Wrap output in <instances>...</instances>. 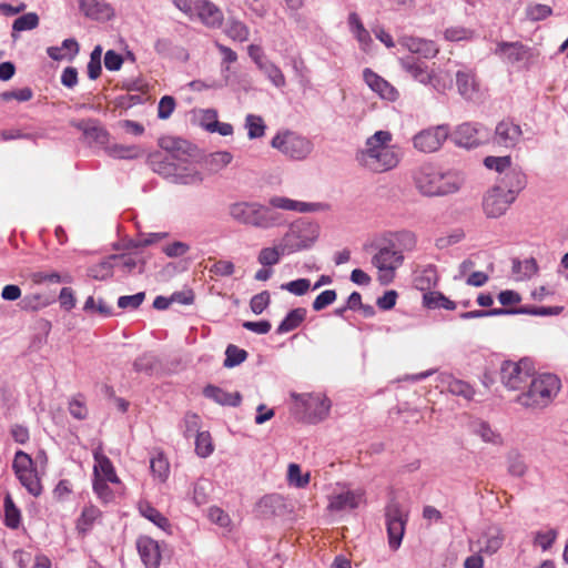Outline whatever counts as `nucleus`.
<instances>
[{"instance_id": "f257e3e1", "label": "nucleus", "mask_w": 568, "mask_h": 568, "mask_svg": "<svg viewBox=\"0 0 568 568\" xmlns=\"http://www.w3.org/2000/svg\"><path fill=\"white\" fill-rule=\"evenodd\" d=\"M163 149L151 156L153 171L174 183L191 184L199 175L185 154L186 141L165 138L160 141Z\"/></svg>"}, {"instance_id": "f03ea898", "label": "nucleus", "mask_w": 568, "mask_h": 568, "mask_svg": "<svg viewBox=\"0 0 568 568\" xmlns=\"http://www.w3.org/2000/svg\"><path fill=\"white\" fill-rule=\"evenodd\" d=\"M414 183L425 196H445L456 193L464 184V175L455 169H445L434 163H424L414 172Z\"/></svg>"}, {"instance_id": "7ed1b4c3", "label": "nucleus", "mask_w": 568, "mask_h": 568, "mask_svg": "<svg viewBox=\"0 0 568 568\" xmlns=\"http://www.w3.org/2000/svg\"><path fill=\"white\" fill-rule=\"evenodd\" d=\"M392 140L389 131H376L366 139L364 148L356 152V161L373 172H386L396 168L400 155L397 148L390 145Z\"/></svg>"}, {"instance_id": "20e7f679", "label": "nucleus", "mask_w": 568, "mask_h": 568, "mask_svg": "<svg viewBox=\"0 0 568 568\" xmlns=\"http://www.w3.org/2000/svg\"><path fill=\"white\" fill-rule=\"evenodd\" d=\"M524 388L517 395L515 402L526 409L541 410L548 407L557 397L561 388V382L554 374H540L531 376Z\"/></svg>"}, {"instance_id": "39448f33", "label": "nucleus", "mask_w": 568, "mask_h": 568, "mask_svg": "<svg viewBox=\"0 0 568 568\" xmlns=\"http://www.w3.org/2000/svg\"><path fill=\"white\" fill-rule=\"evenodd\" d=\"M230 216L237 223L268 230L284 223L282 215L258 202L241 201L229 206Z\"/></svg>"}, {"instance_id": "423d86ee", "label": "nucleus", "mask_w": 568, "mask_h": 568, "mask_svg": "<svg viewBox=\"0 0 568 568\" xmlns=\"http://www.w3.org/2000/svg\"><path fill=\"white\" fill-rule=\"evenodd\" d=\"M271 146L292 161H304L314 151L307 136L291 130L278 131L272 138Z\"/></svg>"}, {"instance_id": "0eeeda50", "label": "nucleus", "mask_w": 568, "mask_h": 568, "mask_svg": "<svg viewBox=\"0 0 568 568\" xmlns=\"http://www.w3.org/2000/svg\"><path fill=\"white\" fill-rule=\"evenodd\" d=\"M320 227L317 224L297 220L292 223L282 237L283 246L290 254L310 248L318 239Z\"/></svg>"}, {"instance_id": "6e6552de", "label": "nucleus", "mask_w": 568, "mask_h": 568, "mask_svg": "<svg viewBox=\"0 0 568 568\" xmlns=\"http://www.w3.org/2000/svg\"><path fill=\"white\" fill-rule=\"evenodd\" d=\"M12 470L26 490L33 497L42 494L41 480L32 457L23 450H17L12 462Z\"/></svg>"}, {"instance_id": "1a4fd4ad", "label": "nucleus", "mask_w": 568, "mask_h": 568, "mask_svg": "<svg viewBox=\"0 0 568 568\" xmlns=\"http://www.w3.org/2000/svg\"><path fill=\"white\" fill-rule=\"evenodd\" d=\"M403 251L395 243L382 246L372 257V264L378 270V281L383 285L393 282L395 271L403 264Z\"/></svg>"}, {"instance_id": "9d476101", "label": "nucleus", "mask_w": 568, "mask_h": 568, "mask_svg": "<svg viewBox=\"0 0 568 568\" xmlns=\"http://www.w3.org/2000/svg\"><path fill=\"white\" fill-rule=\"evenodd\" d=\"M385 517L388 544L390 549L396 550L402 544L408 515L399 503L392 500L385 508Z\"/></svg>"}, {"instance_id": "9b49d317", "label": "nucleus", "mask_w": 568, "mask_h": 568, "mask_svg": "<svg viewBox=\"0 0 568 568\" xmlns=\"http://www.w3.org/2000/svg\"><path fill=\"white\" fill-rule=\"evenodd\" d=\"M531 377L529 362L521 359L519 362L505 361L500 367L501 383L511 390H518L526 387Z\"/></svg>"}, {"instance_id": "f8f14e48", "label": "nucleus", "mask_w": 568, "mask_h": 568, "mask_svg": "<svg viewBox=\"0 0 568 568\" xmlns=\"http://www.w3.org/2000/svg\"><path fill=\"white\" fill-rule=\"evenodd\" d=\"M296 403L303 408L304 418L308 423L325 419L331 409V400L322 394H302L295 396Z\"/></svg>"}, {"instance_id": "ddd939ff", "label": "nucleus", "mask_w": 568, "mask_h": 568, "mask_svg": "<svg viewBox=\"0 0 568 568\" xmlns=\"http://www.w3.org/2000/svg\"><path fill=\"white\" fill-rule=\"evenodd\" d=\"M490 138V132L480 123L466 122L458 125L454 133L453 139L459 146L466 149L477 148Z\"/></svg>"}, {"instance_id": "4468645a", "label": "nucleus", "mask_w": 568, "mask_h": 568, "mask_svg": "<svg viewBox=\"0 0 568 568\" xmlns=\"http://www.w3.org/2000/svg\"><path fill=\"white\" fill-rule=\"evenodd\" d=\"M449 135L448 125L442 124L422 130L413 138L414 148L424 153L437 151Z\"/></svg>"}, {"instance_id": "2eb2a0df", "label": "nucleus", "mask_w": 568, "mask_h": 568, "mask_svg": "<svg viewBox=\"0 0 568 568\" xmlns=\"http://www.w3.org/2000/svg\"><path fill=\"white\" fill-rule=\"evenodd\" d=\"M523 130L519 124L511 120H503L497 123L493 142L505 149H514L521 141Z\"/></svg>"}, {"instance_id": "dca6fc26", "label": "nucleus", "mask_w": 568, "mask_h": 568, "mask_svg": "<svg viewBox=\"0 0 568 568\" xmlns=\"http://www.w3.org/2000/svg\"><path fill=\"white\" fill-rule=\"evenodd\" d=\"M530 48L521 42H507L501 41L497 43L495 54L503 61L510 64H519L528 61L531 58Z\"/></svg>"}, {"instance_id": "f3484780", "label": "nucleus", "mask_w": 568, "mask_h": 568, "mask_svg": "<svg viewBox=\"0 0 568 568\" xmlns=\"http://www.w3.org/2000/svg\"><path fill=\"white\" fill-rule=\"evenodd\" d=\"M503 187L494 186L485 195L483 207L488 217L495 219L501 216L515 201L510 200L508 194L503 192Z\"/></svg>"}, {"instance_id": "a211bd4d", "label": "nucleus", "mask_w": 568, "mask_h": 568, "mask_svg": "<svg viewBox=\"0 0 568 568\" xmlns=\"http://www.w3.org/2000/svg\"><path fill=\"white\" fill-rule=\"evenodd\" d=\"M526 174L520 168H511L498 181L496 187H503L510 200H516L526 186Z\"/></svg>"}, {"instance_id": "6ab92c4d", "label": "nucleus", "mask_w": 568, "mask_h": 568, "mask_svg": "<svg viewBox=\"0 0 568 568\" xmlns=\"http://www.w3.org/2000/svg\"><path fill=\"white\" fill-rule=\"evenodd\" d=\"M138 552L145 568H159L161 550L158 541L148 536H141L136 540Z\"/></svg>"}, {"instance_id": "aec40b11", "label": "nucleus", "mask_w": 568, "mask_h": 568, "mask_svg": "<svg viewBox=\"0 0 568 568\" xmlns=\"http://www.w3.org/2000/svg\"><path fill=\"white\" fill-rule=\"evenodd\" d=\"M399 43L412 54H418L424 59H433L439 52V48L433 40L424 38L405 36L399 40Z\"/></svg>"}, {"instance_id": "412c9836", "label": "nucleus", "mask_w": 568, "mask_h": 568, "mask_svg": "<svg viewBox=\"0 0 568 568\" xmlns=\"http://www.w3.org/2000/svg\"><path fill=\"white\" fill-rule=\"evenodd\" d=\"M363 78L372 91L376 92L382 99L388 101H395L397 99V90L389 82H387L371 69L366 68L363 71Z\"/></svg>"}, {"instance_id": "4be33fe9", "label": "nucleus", "mask_w": 568, "mask_h": 568, "mask_svg": "<svg viewBox=\"0 0 568 568\" xmlns=\"http://www.w3.org/2000/svg\"><path fill=\"white\" fill-rule=\"evenodd\" d=\"M89 143L105 145L109 141L108 131L97 120H81L74 123Z\"/></svg>"}, {"instance_id": "5701e85b", "label": "nucleus", "mask_w": 568, "mask_h": 568, "mask_svg": "<svg viewBox=\"0 0 568 568\" xmlns=\"http://www.w3.org/2000/svg\"><path fill=\"white\" fill-rule=\"evenodd\" d=\"M399 64L415 81L423 85H428L430 81L429 75L433 70H429L427 64L414 55H406L399 59Z\"/></svg>"}, {"instance_id": "b1692460", "label": "nucleus", "mask_w": 568, "mask_h": 568, "mask_svg": "<svg viewBox=\"0 0 568 568\" xmlns=\"http://www.w3.org/2000/svg\"><path fill=\"white\" fill-rule=\"evenodd\" d=\"M478 552L496 554L504 544V534L500 527L489 526L477 540Z\"/></svg>"}, {"instance_id": "393cba45", "label": "nucleus", "mask_w": 568, "mask_h": 568, "mask_svg": "<svg viewBox=\"0 0 568 568\" xmlns=\"http://www.w3.org/2000/svg\"><path fill=\"white\" fill-rule=\"evenodd\" d=\"M93 477L102 478L104 480H109L112 484H120V478L118 477L115 469L113 467L112 462L109 457H106L102 449L99 447L93 452Z\"/></svg>"}, {"instance_id": "a878e982", "label": "nucleus", "mask_w": 568, "mask_h": 568, "mask_svg": "<svg viewBox=\"0 0 568 568\" xmlns=\"http://www.w3.org/2000/svg\"><path fill=\"white\" fill-rule=\"evenodd\" d=\"M83 14L93 20H110L114 16L113 8L103 0H78Z\"/></svg>"}, {"instance_id": "bb28decb", "label": "nucleus", "mask_w": 568, "mask_h": 568, "mask_svg": "<svg viewBox=\"0 0 568 568\" xmlns=\"http://www.w3.org/2000/svg\"><path fill=\"white\" fill-rule=\"evenodd\" d=\"M456 85L458 93L466 100H474L478 94V82L471 69H460L456 72Z\"/></svg>"}, {"instance_id": "cd10ccee", "label": "nucleus", "mask_w": 568, "mask_h": 568, "mask_svg": "<svg viewBox=\"0 0 568 568\" xmlns=\"http://www.w3.org/2000/svg\"><path fill=\"white\" fill-rule=\"evenodd\" d=\"M362 490H346L329 498L328 508L335 511L355 509L363 501Z\"/></svg>"}, {"instance_id": "c85d7f7f", "label": "nucleus", "mask_w": 568, "mask_h": 568, "mask_svg": "<svg viewBox=\"0 0 568 568\" xmlns=\"http://www.w3.org/2000/svg\"><path fill=\"white\" fill-rule=\"evenodd\" d=\"M437 379L439 385L453 395L470 400L475 394L474 388L468 383L455 378L448 373H442Z\"/></svg>"}, {"instance_id": "c756f323", "label": "nucleus", "mask_w": 568, "mask_h": 568, "mask_svg": "<svg viewBox=\"0 0 568 568\" xmlns=\"http://www.w3.org/2000/svg\"><path fill=\"white\" fill-rule=\"evenodd\" d=\"M271 209H280L285 211H294V212H315L321 207L320 203H310L303 201L292 200L285 196H272L270 199Z\"/></svg>"}, {"instance_id": "7c9ffc66", "label": "nucleus", "mask_w": 568, "mask_h": 568, "mask_svg": "<svg viewBox=\"0 0 568 568\" xmlns=\"http://www.w3.org/2000/svg\"><path fill=\"white\" fill-rule=\"evenodd\" d=\"M196 11L201 21L212 28H219L223 22V12L221 9L209 0H199L196 2Z\"/></svg>"}, {"instance_id": "2f4dec72", "label": "nucleus", "mask_w": 568, "mask_h": 568, "mask_svg": "<svg viewBox=\"0 0 568 568\" xmlns=\"http://www.w3.org/2000/svg\"><path fill=\"white\" fill-rule=\"evenodd\" d=\"M203 394L206 398L212 399L222 406L236 407L242 402V396L239 392L229 393L214 385H207L204 387Z\"/></svg>"}, {"instance_id": "473e14b6", "label": "nucleus", "mask_w": 568, "mask_h": 568, "mask_svg": "<svg viewBox=\"0 0 568 568\" xmlns=\"http://www.w3.org/2000/svg\"><path fill=\"white\" fill-rule=\"evenodd\" d=\"M470 432L480 437L483 442L499 446L503 444V438L499 433L491 428V426L483 419H474L469 423Z\"/></svg>"}, {"instance_id": "72a5a7b5", "label": "nucleus", "mask_w": 568, "mask_h": 568, "mask_svg": "<svg viewBox=\"0 0 568 568\" xmlns=\"http://www.w3.org/2000/svg\"><path fill=\"white\" fill-rule=\"evenodd\" d=\"M347 22H348L349 31L353 33L355 39L358 41L361 49L363 51H368L373 43V40H372L369 32L366 30V28L362 23L358 14L355 12L349 13Z\"/></svg>"}, {"instance_id": "f704fd0d", "label": "nucleus", "mask_w": 568, "mask_h": 568, "mask_svg": "<svg viewBox=\"0 0 568 568\" xmlns=\"http://www.w3.org/2000/svg\"><path fill=\"white\" fill-rule=\"evenodd\" d=\"M80 47L75 39L69 38L62 41L61 47L47 48V54L54 61L72 60L79 53Z\"/></svg>"}, {"instance_id": "c9c22d12", "label": "nucleus", "mask_w": 568, "mask_h": 568, "mask_svg": "<svg viewBox=\"0 0 568 568\" xmlns=\"http://www.w3.org/2000/svg\"><path fill=\"white\" fill-rule=\"evenodd\" d=\"M306 308L297 307L290 311L276 328L277 334H285L296 329L305 320Z\"/></svg>"}, {"instance_id": "e433bc0d", "label": "nucleus", "mask_w": 568, "mask_h": 568, "mask_svg": "<svg viewBox=\"0 0 568 568\" xmlns=\"http://www.w3.org/2000/svg\"><path fill=\"white\" fill-rule=\"evenodd\" d=\"M538 272V265L535 258L513 260V275L516 281H525L531 278Z\"/></svg>"}, {"instance_id": "4c0bfd02", "label": "nucleus", "mask_w": 568, "mask_h": 568, "mask_svg": "<svg viewBox=\"0 0 568 568\" xmlns=\"http://www.w3.org/2000/svg\"><path fill=\"white\" fill-rule=\"evenodd\" d=\"M282 255H290V252L284 248L283 242L280 241L274 246L263 247L258 253L257 261L261 265L270 267L277 264Z\"/></svg>"}, {"instance_id": "58836bf2", "label": "nucleus", "mask_w": 568, "mask_h": 568, "mask_svg": "<svg viewBox=\"0 0 568 568\" xmlns=\"http://www.w3.org/2000/svg\"><path fill=\"white\" fill-rule=\"evenodd\" d=\"M139 511L142 517L146 518L162 530L168 531L170 529L171 525L169 523V519L165 516H163L156 508H154L150 503H140Z\"/></svg>"}, {"instance_id": "ea45409f", "label": "nucleus", "mask_w": 568, "mask_h": 568, "mask_svg": "<svg viewBox=\"0 0 568 568\" xmlns=\"http://www.w3.org/2000/svg\"><path fill=\"white\" fill-rule=\"evenodd\" d=\"M40 18L36 12H28L18 17L12 23L11 37L17 40L20 32L30 31L38 28Z\"/></svg>"}, {"instance_id": "a19ab883", "label": "nucleus", "mask_w": 568, "mask_h": 568, "mask_svg": "<svg viewBox=\"0 0 568 568\" xmlns=\"http://www.w3.org/2000/svg\"><path fill=\"white\" fill-rule=\"evenodd\" d=\"M3 509H4V525L11 529L19 528V526L21 524V511L16 506V504L9 493H7L4 496Z\"/></svg>"}, {"instance_id": "79ce46f5", "label": "nucleus", "mask_w": 568, "mask_h": 568, "mask_svg": "<svg viewBox=\"0 0 568 568\" xmlns=\"http://www.w3.org/2000/svg\"><path fill=\"white\" fill-rule=\"evenodd\" d=\"M105 152L114 159H136L141 155V149L136 145L110 144L105 146Z\"/></svg>"}, {"instance_id": "37998d69", "label": "nucleus", "mask_w": 568, "mask_h": 568, "mask_svg": "<svg viewBox=\"0 0 568 568\" xmlns=\"http://www.w3.org/2000/svg\"><path fill=\"white\" fill-rule=\"evenodd\" d=\"M244 126L250 140L261 139L265 135L266 124L261 115L247 114Z\"/></svg>"}, {"instance_id": "c03bdc74", "label": "nucleus", "mask_w": 568, "mask_h": 568, "mask_svg": "<svg viewBox=\"0 0 568 568\" xmlns=\"http://www.w3.org/2000/svg\"><path fill=\"white\" fill-rule=\"evenodd\" d=\"M224 32L229 38L239 42L246 41L250 36L247 26L244 22L233 18L227 20Z\"/></svg>"}, {"instance_id": "a18cd8bd", "label": "nucleus", "mask_w": 568, "mask_h": 568, "mask_svg": "<svg viewBox=\"0 0 568 568\" xmlns=\"http://www.w3.org/2000/svg\"><path fill=\"white\" fill-rule=\"evenodd\" d=\"M423 303L428 308H444L453 311L456 308V303L447 298L439 292H428L423 296Z\"/></svg>"}, {"instance_id": "49530a36", "label": "nucleus", "mask_w": 568, "mask_h": 568, "mask_svg": "<svg viewBox=\"0 0 568 568\" xmlns=\"http://www.w3.org/2000/svg\"><path fill=\"white\" fill-rule=\"evenodd\" d=\"M476 32L473 29L463 26H453L444 31V38L450 42L471 41L475 39Z\"/></svg>"}, {"instance_id": "de8ad7c7", "label": "nucleus", "mask_w": 568, "mask_h": 568, "mask_svg": "<svg viewBox=\"0 0 568 568\" xmlns=\"http://www.w3.org/2000/svg\"><path fill=\"white\" fill-rule=\"evenodd\" d=\"M101 517V511L95 506H87L83 508L80 518L78 519V529L80 531H88L92 528L94 523Z\"/></svg>"}, {"instance_id": "09e8293b", "label": "nucleus", "mask_w": 568, "mask_h": 568, "mask_svg": "<svg viewBox=\"0 0 568 568\" xmlns=\"http://www.w3.org/2000/svg\"><path fill=\"white\" fill-rule=\"evenodd\" d=\"M258 69L276 88H283L286 84L282 70L273 62L265 60L264 63H260Z\"/></svg>"}, {"instance_id": "8fccbe9b", "label": "nucleus", "mask_w": 568, "mask_h": 568, "mask_svg": "<svg viewBox=\"0 0 568 568\" xmlns=\"http://www.w3.org/2000/svg\"><path fill=\"white\" fill-rule=\"evenodd\" d=\"M310 473L302 474L301 467L297 464H290L287 468V481L291 486L296 488H304L310 483Z\"/></svg>"}, {"instance_id": "3c124183", "label": "nucleus", "mask_w": 568, "mask_h": 568, "mask_svg": "<svg viewBox=\"0 0 568 568\" xmlns=\"http://www.w3.org/2000/svg\"><path fill=\"white\" fill-rule=\"evenodd\" d=\"M158 364L159 361L155 355L152 353H144L134 361L133 368L138 373H145L150 375L156 368Z\"/></svg>"}, {"instance_id": "603ef678", "label": "nucleus", "mask_w": 568, "mask_h": 568, "mask_svg": "<svg viewBox=\"0 0 568 568\" xmlns=\"http://www.w3.org/2000/svg\"><path fill=\"white\" fill-rule=\"evenodd\" d=\"M508 473L516 477H523L527 473V465L523 455L511 452L507 457Z\"/></svg>"}, {"instance_id": "864d4df0", "label": "nucleus", "mask_w": 568, "mask_h": 568, "mask_svg": "<svg viewBox=\"0 0 568 568\" xmlns=\"http://www.w3.org/2000/svg\"><path fill=\"white\" fill-rule=\"evenodd\" d=\"M214 450L209 432L197 433L195 436V453L202 458L209 457Z\"/></svg>"}, {"instance_id": "5fc2aeb1", "label": "nucleus", "mask_w": 568, "mask_h": 568, "mask_svg": "<svg viewBox=\"0 0 568 568\" xmlns=\"http://www.w3.org/2000/svg\"><path fill=\"white\" fill-rule=\"evenodd\" d=\"M200 426L201 418L197 414L194 413H186L184 415L182 424L180 425L183 436L186 438H190L193 435L196 436L197 433H201Z\"/></svg>"}, {"instance_id": "6e6d98bb", "label": "nucleus", "mask_w": 568, "mask_h": 568, "mask_svg": "<svg viewBox=\"0 0 568 568\" xmlns=\"http://www.w3.org/2000/svg\"><path fill=\"white\" fill-rule=\"evenodd\" d=\"M484 165L489 170L505 174L508 170L511 169V156H486L484 159Z\"/></svg>"}, {"instance_id": "4d7b16f0", "label": "nucleus", "mask_w": 568, "mask_h": 568, "mask_svg": "<svg viewBox=\"0 0 568 568\" xmlns=\"http://www.w3.org/2000/svg\"><path fill=\"white\" fill-rule=\"evenodd\" d=\"M247 357L246 351L235 345H229L225 351L224 366L232 368L243 363Z\"/></svg>"}, {"instance_id": "13d9d810", "label": "nucleus", "mask_w": 568, "mask_h": 568, "mask_svg": "<svg viewBox=\"0 0 568 568\" xmlns=\"http://www.w3.org/2000/svg\"><path fill=\"white\" fill-rule=\"evenodd\" d=\"M311 281L308 278H297L281 285V290L287 291L295 296H303L308 292Z\"/></svg>"}, {"instance_id": "bf43d9fd", "label": "nucleus", "mask_w": 568, "mask_h": 568, "mask_svg": "<svg viewBox=\"0 0 568 568\" xmlns=\"http://www.w3.org/2000/svg\"><path fill=\"white\" fill-rule=\"evenodd\" d=\"M210 487L211 483L206 479H200L194 484L192 498L197 506L204 505L209 501Z\"/></svg>"}, {"instance_id": "052dcab7", "label": "nucleus", "mask_w": 568, "mask_h": 568, "mask_svg": "<svg viewBox=\"0 0 568 568\" xmlns=\"http://www.w3.org/2000/svg\"><path fill=\"white\" fill-rule=\"evenodd\" d=\"M337 298V293L335 290H326L320 293L315 300L313 301L312 307L315 312H320L331 304H333Z\"/></svg>"}, {"instance_id": "680f3d73", "label": "nucleus", "mask_w": 568, "mask_h": 568, "mask_svg": "<svg viewBox=\"0 0 568 568\" xmlns=\"http://www.w3.org/2000/svg\"><path fill=\"white\" fill-rule=\"evenodd\" d=\"M556 539L557 530L548 529L547 531H537L535 534L534 544L546 551L551 548Z\"/></svg>"}, {"instance_id": "e2e57ef3", "label": "nucleus", "mask_w": 568, "mask_h": 568, "mask_svg": "<svg viewBox=\"0 0 568 568\" xmlns=\"http://www.w3.org/2000/svg\"><path fill=\"white\" fill-rule=\"evenodd\" d=\"M271 303V295L267 291H263L254 295L250 301L251 311L260 315L262 314Z\"/></svg>"}, {"instance_id": "0e129e2a", "label": "nucleus", "mask_w": 568, "mask_h": 568, "mask_svg": "<svg viewBox=\"0 0 568 568\" xmlns=\"http://www.w3.org/2000/svg\"><path fill=\"white\" fill-rule=\"evenodd\" d=\"M144 298V292H139L133 295H123L118 298V306L123 310H136L143 303Z\"/></svg>"}, {"instance_id": "69168bd1", "label": "nucleus", "mask_w": 568, "mask_h": 568, "mask_svg": "<svg viewBox=\"0 0 568 568\" xmlns=\"http://www.w3.org/2000/svg\"><path fill=\"white\" fill-rule=\"evenodd\" d=\"M151 471L161 481H164L169 475V463L163 456H158L151 459L150 463Z\"/></svg>"}, {"instance_id": "338daca9", "label": "nucleus", "mask_w": 568, "mask_h": 568, "mask_svg": "<svg viewBox=\"0 0 568 568\" xmlns=\"http://www.w3.org/2000/svg\"><path fill=\"white\" fill-rule=\"evenodd\" d=\"M109 480L102 478H93V491L103 501L109 503L113 499V491L108 486Z\"/></svg>"}, {"instance_id": "774afa93", "label": "nucleus", "mask_w": 568, "mask_h": 568, "mask_svg": "<svg viewBox=\"0 0 568 568\" xmlns=\"http://www.w3.org/2000/svg\"><path fill=\"white\" fill-rule=\"evenodd\" d=\"M552 9L547 4L536 3L527 8V17L532 21H540L548 18Z\"/></svg>"}]
</instances>
